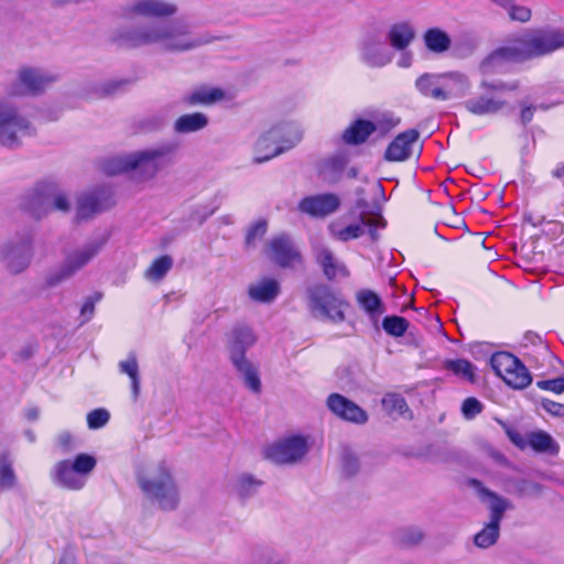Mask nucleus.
Wrapping results in <instances>:
<instances>
[{"mask_svg":"<svg viewBox=\"0 0 564 564\" xmlns=\"http://www.w3.org/2000/svg\"><path fill=\"white\" fill-rule=\"evenodd\" d=\"M347 164L348 159L345 154H335L323 161L321 173L335 180L344 171Z\"/></svg>","mask_w":564,"mask_h":564,"instance_id":"obj_42","label":"nucleus"},{"mask_svg":"<svg viewBox=\"0 0 564 564\" xmlns=\"http://www.w3.org/2000/svg\"><path fill=\"white\" fill-rule=\"evenodd\" d=\"M415 88L421 95L436 100H446L442 90V74L425 73L415 80Z\"/></svg>","mask_w":564,"mask_h":564,"instance_id":"obj_31","label":"nucleus"},{"mask_svg":"<svg viewBox=\"0 0 564 564\" xmlns=\"http://www.w3.org/2000/svg\"><path fill=\"white\" fill-rule=\"evenodd\" d=\"M326 406L335 416L344 421L359 425L368 422L367 412L343 394L330 393L326 399Z\"/></svg>","mask_w":564,"mask_h":564,"instance_id":"obj_19","label":"nucleus"},{"mask_svg":"<svg viewBox=\"0 0 564 564\" xmlns=\"http://www.w3.org/2000/svg\"><path fill=\"white\" fill-rule=\"evenodd\" d=\"M35 128L18 108L7 99H0V144L17 148L23 139L34 135Z\"/></svg>","mask_w":564,"mask_h":564,"instance_id":"obj_8","label":"nucleus"},{"mask_svg":"<svg viewBox=\"0 0 564 564\" xmlns=\"http://www.w3.org/2000/svg\"><path fill=\"white\" fill-rule=\"evenodd\" d=\"M116 40L127 47L155 45L164 52L184 53L208 45L216 36L204 32L195 33L189 24L181 21L156 22L133 29H120Z\"/></svg>","mask_w":564,"mask_h":564,"instance_id":"obj_1","label":"nucleus"},{"mask_svg":"<svg viewBox=\"0 0 564 564\" xmlns=\"http://www.w3.org/2000/svg\"><path fill=\"white\" fill-rule=\"evenodd\" d=\"M285 131L289 133V138L285 139L286 145H276V138L281 130H268L261 134L254 144L253 161L256 163L267 162L294 148L303 138L302 132L296 128L286 127Z\"/></svg>","mask_w":564,"mask_h":564,"instance_id":"obj_13","label":"nucleus"},{"mask_svg":"<svg viewBox=\"0 0 564 564\" xmlns=\"http://www.w3.org/2000/svg\"><path fill=\"white\" fill-rule=\"evenodd\" d=\"M33 258V237L31 234L18 236L2 247V260L6 268L13 274L29 268Z\"/></svg>","mask_w":564,"mask_h":564,"instance_id":"obj_14","label":"nucleus"},{"mask_svg":"<svg viewBox=\"0 0 564 564\" xmlns=\"http://www.w3.org/2000/svg\"><path fill=\"white\" fill-rule=\"evenodd\" d=\"M115 204L112 192L101 188L93 193H86L77 198L76 219L87 220L96 214L108 209Z\"/></svg>","mask_w":564,"mask_h":564,"instance_id":"obj_18","label":"nucleus"},{"mask_svg":"<svg viewBox=\"0 0 564 564\" xmlns=\"http://www.w3.org/2000/svg\"><path fill=\"white\" fill-rule=\"evenodd\" d=\"M268 251L269 257L283 268L294 267L302 262L300 251L285 235L272 238L268 242Z\"/></svg>","mask_w":564,"mask_h":564,"instance_id":"obj_22","label":"nucleus"},{"mask_svg":"<svg viewBox=\"0 0 564 564\" xmlns=\"http://www.w3.org/2000/svg\"><path fill=\"white\" fill-rule=\"evenodd\" d=\"M58 79V75L41 67L24 66L18 70L17 80L10 88V95H36Z\"/></svg>","mask_w":564,"mask_h":564,"instance_id":"obj_11","label":"nucleus"},{"mask_svg":"<svg viewBox=\"0 0 564 564\" xmlns=\"http://www.w3.org/2000/svg\"><path fill=\"white\" fill-rule=\"evenodd\" d=\"M471 87L468 77L459 72L442 73V90L446 100L465 96Z\"/></svg>","mask_w":564,"mask_h":564,"instance_id":"obj_27","label":"nucleus"},{"mask_svg":"<svg viewBox=\"0 0 564 564\" xmlns=\"http://www.w3.org/2000/svg\"><path fill=\"white\" fill-rule=\"evenodd\" d=\"M401 54L397 61V65L401 68H409L413 63V54L410 51H400Z\"/></svg>","mask_w":564,"mask_h":564,"instance_id":"obj_60","label":"nucleus"},{"mask_svg":"<svg viewBox=\"0 0 564 564\" xmlns=\"http://www.w3.org/2000/svg\"><path fill=\"white\" fill-rule=\"evenodd\" d=\"M226 98V93L219 87L200 86L192 90L185 98V102L189 106H210L216 102L223 101Z\"/></svg>","mask_w":564,"mask_h":564,"instance_id":"obj_29","label":"nucleus"},{"mask_svg":"<svg viewBox=\"0 0 564 564\" xmlns=\"http://www.w3.org/2000/svg\"><path fill=\"white\" fill-rule=\"evenodd\" d=\"M382 406L390 413L404 415L409 412L405 399L398 393H387L381 400Z\"/></svg>","mask_w":564,"mask_h":564,"instance_id":"obj_47","label":"nucleus"},{"mask_svg":"<svg viewBox=\"0 0 564 564\" xmlns=\"http://www.w3.org/2000/svg\"><path fill=\"white\" fill-rule=\"evenodd\" d=\"M554 175H555L556 177H562V176H564V165H563V166L557 167V169L554 171Z\"/></svg>","mask_w":564,"mask_h":564,"instance_id":"obj_64","label":"nucleus"},{"mask_svg":"<svg viewBox=\"0 0 564 564\" xmlns=\"http://www.w3.org/2000/svg\"><path fill=\"white\" fill-rule=\"evenodd\" d=\"M173 259L170 256H162L155 259L145 271V278L152 281L162 280L172 269Z\"/></svg>","mask_w":564,"mask_h":564,"instance_id":"obj_43","label":"nucleus"},{"mask_svg":"<svg viewBox=\"0 0 564 564\" xmlns=\"http://www.w3.org/2000/svg\"><path fill=\"white\" fill-rule=\"evenodd\" d=\"M308 452L307 440L301 435H293L281 438L264 451V457L278 465H292L303 459Z\"/></svg>","mask_w":564,"mask_h":564,"instance_id":"obj_12","label":"nucleus"},{"mask_svg":"<svg viewBox=\"0 0 564 564\" xmlns=\"http://www.w3.org/2000/svg\"><path fill=\"white\" fill-rule=\"evenodd\" d=\"M50 214L52 212H59L67 214L70 210V200L66 193L61 191L55 184L50 183Z\"/></svg>","mask_w":564,"mask_h":564,"instance_id":"obj_41","label":"nucleus"},{"mask_svg":"<svg viewBox=\"0 0 564 564\" xmlns=\"http://www.w3.org/2000/svg\"><path fill=\"white\" fill-rule=\"evenodd\" d=\"M507 491L520 498L538 497L542 494L543 486L525 478H510L507 480Z\"/></svg>","mask_w":564,"mask_h":564,"instance_id":"obj_35","label":"nucleus"},{"mask_svg":"<svg viewBox=\"0 0 564 564\" xmlns=\"http://www.w3.org/2000/svg\"><path fill=\"white\" fill-rule=\"evenodd\" d=\"M482 411V404L476 398H467L462 404V413L465 419L473 420Z\"/></svg>","mask_w":564,"mask_h":564,"instance_id":"obj_53","label":"nucleus"},{"mask_svg":"<svg viewBox=\"0 0 564 564\" xmlns=\"http://www.w3.org/2000/svg\"><path fill=\"white\" fill-rule=\"evenodd\" d=\"M129 85L127 79H107L99 86V90L102 95H113L123 90Z\"/></svg>","mask_w":564,"mask_h":564,"instance_id":"obj_52","label":"nucleus"},{"mask_svg":"<svg viewBox=\"0 0 564 564\" xmlns=\"http://www.w3.org/2000/svg\"><path fill=\"white\" fill-rule=\"evenodd\" d=\"M230 361L243 380L245 386L252 392L259 393L261 391V380L258 368L247 358Z\"/></svg>","mask_w":564,"mask_h":564,"instance_id":"obj_33","label":"nucleus"},{"mask_svg":"<svg viewBox=\"0 0 564 564\" xmlns=\"http://www.w3.org/2000/svg\"><path fill=\"white\" fill-rule=\"evenodd\" d=\"M471 485L489 509V521L474 535V544L479 549H488L497 543L505 512L513 509V505L507 498L486 488L479 480H471Z\"/></svg>","mask_w":564,"mask_h":564,"instance_id":"obj_5","label":"nucleus"},{"mask_svg":"<svg viewBox=\"0 0 564 564\" xmlns=\"http://www.w3.org/2000/svg\"><path fill=\"white\" fill-rule=\"evenodd\" d=\"M280 293V285L274 279H263L248 288L249 297L259 303H271Z\"/></svg>","mask_w":564,"mask_h":564,"instance_id":"obj_30","label":"nucleus"},{"mask_svg":"<svg viewBox=\"0 0 564 564\" xmlns=\"http://www.w3.org/2000/svg\"><path fill=\"white\" fill-rule=\"evenodd\" d=\"M268 230V223L265 220H258L247 231L246 247L254 248L257 243L264 237Z\"/></svg>","mask_w":564,"mask_h":564,"instance_id":"obj_49","label":"nucleus"},{"mask_svg":"<svg viewBox=\"0 0 564 564\" xmlns=\"http://www.w3.org/2000/svg\"><path fill=\"white\" fill-rule=\"evenodd\" d=\"M286 127L288 128L289 127L296 128L299 131H301L303 133L302 129L296 123L288 122V123L276 124L270 129V130H281V133H279V137L276 138V145H286L285 139L289 138V133L285 131Z\"/></svg>","mask_w":564,"mask_h":564,"instance_id":"obj_58","label":"nucleus"},{"mask_svg":"<svg viewBox=\"0 0 564 564\" xmlns=\"http://www.w3.org/2000/svg\"><path fill=\"white\" fill-rule=\"evenodd\" d=\"M529 445L539 453H549L551 455H556L558 453V445L553 440V437L543 432H534L529 435L528 438Z\"/></svg>","mask_w":564,"mask_h":564,"instance_id":"obj_38","label":"nucleus"},{"mask_svg":"<svg viewBox=\"0 0 564 564\" xmlns=\"http://www.w3.org/2000/svg\"><path fill=\"white\" fill-rule=\"evenodd\" d=\"M564 47V30H536L510 40L489 54L480 64L484 75L500 72L506 63L524 62Z\"/></svg>","mask_w":564,"mask_h":564,"instance_id":"obj_2","label":"nucleus"},{"mask_svg":"<svg viewBox=\"0 0 564 564\" xmlns=\"http://www.w3.org/2000/svg\"><path fill=\"white\" fill-rule=\"evenodd\" d=\"M536 386L542 390L562 393L564 392V377H558L551 380H541L536 382Z\"/></svg>","mask_w":564,"mask_h":564,"instance_id":"obj_56","label":"nucleus"},{"mask_svg":"<svg viewBox=\"0 0 564 564\" xmlns=\"http://www.w3.org/2000/svg\"><path fill=\"white\" fill-rule=\"evenodd\" d=\"M50 183H40L26 192L21 200V207L32 217L42 219L50 214Z\"/></svg>","mask_w":564,"mask_h":564,"instance_id":"obj_23","label":"nucleus"},{"mask_svg":"<svg viewBox=\"0 0 564 564\" xmlns=\"http://www.w3.org/2000/svg\"><path fill=\"white\" fill-rule=\"evenodd\" d=\"M419 139V132L414 129L398 134L386 150L388 161L400 162L410 158L412 147Z\"/></svg>","mask_w":564,"mask_h":564,"instance_id":"obj_25","label":"nucleus"},{"mask_svg":"<svg viewBox=\"0 0 564 564\" xmlns=\"http://www.w3.org/2000/svg\"><path fill=\"white\" fill-rule=\"evenodd\" d=\"M175 152L173 143L156 144L112 156L104 163V171L110 175L133 172L139 181H152L174 163Z\"/></svg>","mask_w":564,"mask_h":564,"instance_id":"obj_3","label":"nucleus"},{"mask_svg":"<svg viewBox=\"0 0 564 564\" xmlns=\"http://www.w3.org/2000/svg\"><path fill=\"white\" fill-rule=\"evenodd\" d=\"M359 306L371 317L377 318L383 314V303L380 296L371 290H360L356 293Z\"/></svg>","mask_w":564,"mask_h":564,"instance_id":"obj_34","label":"nucleus"},{"mask_svg":"<svg viewBox=\"0 0 564 564\" xmlns=\"http://www.w3.org/2000/svg\"><path fill=\"white\" fill-rule=\"evenodd\" d=\"M177 12L178 6L171 0H134L123 9V14L128 18L166 19Z\"/></svg>","mask_w":564,"mask_h":564,"instance_id":"obj_16","label":"nucleus"},{"mask_svg":"<svg viewBox=\"0 0 564 564\" xmlns=\"http://www.w3.org/2000/svg\"><path fill=\"white\" fill-rule=\"evenodd\" d=\"M359 55L369 67L381 68L390 64L393 58L382 36L378 33H369L359 42Z\"/></svg>","mask_w":564,"mask_h":564,"instance_id":"obj_15","label":"nucleus"},{"mask_svg":"<svg viewBox=\"0 0 564 564\" xmlns=\"http://www.w3.org/2000/svg\"><path fill=\"white\" fill-rule=\"evenodd\" d=\"M445 368L469 382H475L474 366L466 359L448 360Z\"/></svg>","mask_w":564,"mask_h":564,"instance_id":"obj_46","label":"nucleus"},{"mask_svg":"<svg viewBox=\"0 0 564 564\" xmlns=\"http://www.w3.org/2000/svg\"><path fill=\"white\" fill-rule=\"evenodd\" d=\"M341 470L347 476H354L359 470V460L355 454L344 451L341 454Z\"/></svg>","mask_w":564,"mask_h":564,"instance_id":"obj_51","label":"nucleus"},{"mask_svg":"<svg viewBox=\"0 0 564 564\" xmlns=\"http://www.w3.org/2000/svg\"><path fill=\"white\" fill-rule=\"evenodd\" d=\"M17 476L12 466V460L7 454L0 456V487L2 489H12L15 486Z\"/></svg>","mask_w":564,"mask_h":564,"instance_id":"obj_44","label":"nucleus"},{"mask_svg":"<svg viewBox=\"0 0 564 564\" xmlns=\"http://www.w3.org/2000/svg\"><path fill=\"white\" fill-rule=\"evenodd\" d=\"M107 239V236H99L66 252L59 268L46 275V285L56 286L83 270L104 249Z\"/></svg>","mask_w":564,"mask_h":564,"instance_id":"obj_6","label":"nucleus"},{"mask_svg":"<svg viewBox=\"0 0 564 564\" xmlns=\"http://www.w3.org/2000/svg\"><path fill=\"white\" fill-rule=\"evenodd\" d=\"M118 368L121 373L130 378L132 394L133 398L137 399L140 393V376L135 354L130 352L124 360L119 361Z\"/></svg>","mask_w":564,"mask_h":564,"instance_id":"obj_37","label":"nucleus"},{"mask_svg":"<svg viewBox=\"0 0 564 564\" xmlns=\"http://www.w3.org/2000/svg\"><path fill=\"white\" fill-rule=\"evenodd\" d=\"M376 130L375 124L367 120H357L343 134V139L349 144H359Z\"/></svg>","mask_w":564,"mask_h":564,"instance_id":"obj_36","label":"nucleus"},{"mask_svg":"<svg viewBox=\"0 0 564 564\" xmlns=\"http://www.w3.org/2000/svg\"><path fill=\"white\" fill-rule=\"evenodd\" d=\"M416 35L415 28L409 21L393 23L387 33V40L392 48L397 51L406 50L414 41Z\"/></svg>","mask_w":564,"mask_h":564,"instance_id":"obj_26","label":"nucleus"},{"mask_svg":"<svg viewBox=\"0 0 564 564\" xmlns=\"http://www.w3.org/2000/svg\"><path fill=\"white\" fill-rule=\"evenodd\" d=\"M340 207V198L334 193H323L304 197L299 203V210L314 218H324Z\"/></svg>","mask_w":564,"mask_h":564,"instance_id":"obj_20","label":"nucleus"},{"mask_svg":"<svg viewBox=\"0 0 564 564\" xmlns=\"http://www.w3.org/2000/svg\"><path fill=\"white\" fill-rule=\"evenodd\" d=\"M97 459L89 454H78L74 458L57 462L51 471L54 485L77 491L86 486L90 473L95 469Z\"/></svg>","mask_w":564,"mask_h":564,"instance_id":"obj_7","label":"nucleus"},{"mask_svg":"<svg viewBox=\"0 0 564 564\" xmlns=\"http://www.w3.org/2000/svg\"><path fill=\"white\" fill-rule=\"evenodd\" d=\"M534 111H535L534 107H531V106L524 107L521 110V115H520L521 122L523 124H528L529 122H531V120L533 119Z\"/></svg>","mask_w":564,"mask_h":564,"instance_id":"obj_61","label":"nucleus"},{"mask_svg":"<svg viewBox=\"0 0 564 564\" xmlns=\"http://www.w3.org/2000/svg\"><path fill=\"white\" fill-rule=\"evenodd\" d=\"M422 40L425 48L436 55H442L452 47L451 35L438 26L426 29L422 35Z\"/></svg>","mask_w":564,"mask_h":564,"instance_id":"obj_28","label":"nucleus"},{"mask_svg":"<svg viewBox=\"0 0 564 564\" xmlns=\"http://www.w3.org/2000/svg\"><path fill=\"white\" fill-rule=\"evenodd\" d=\"M138 485L147 499L160 509L172 511L177 508L180 490L166 462H158L140 473Z\"/></svg>","mask_w":564,"mask_h":564,"instance_id":"obj_4","label":"nucleus"},{"mask_svg":"<svg viewBox=\"0 0 564 564\" xmlns=\"http://www.w3.org/2000/svg\"><path fill=\"white\" fill-rule=\"evenodd\" d=\"M409 326L408 321L400 316H387L383 318L382 327L391 336L400 337L404 335Z\"/></svg>","mask_w":564,"mask_h":564,"instance_id":"obj_48","label":"nucleus"},{"mask_svg":"<svg viewBox=\"0 0 564 564\" xmlns=\"http://www.w3.org/2000/svg\"><path fill=\"white\" fill-rule=\"evenodd\" d=\"M209 123L207 115L203 112H193L180 116L173 129L176 133L187 134L205 129Z\"/></svg>","mask_w":564,"mask_h":564,"instance_id":"obj_32","label":"nucleus"},{"mask_svg":"<svg viewBox=\"0 0 564 564\" xmlns=\"http://www.w3.org/2000/svg\"><path fill=\"white\" fill-rule=\"evenodd\" d=\"M343 220L344 218H339L328 225L329 234L334 239L346 242L361 237L367 229L372 240L377 239L375 227L380 220L371 218L365 213L360 214L358 223L344 225Z\"/></svg>","mask_w":564,"mask_h":564,"instance_id":"obj_17","label":"nucleus"},{"mask_svg":"<svg viewBox=\"0 0 564 564\" xmlns=\"http://www.w3.org/2000/svg\"><path fill=\"white\" fill-rule=\"evenodd\" d=\"M509 17L513 21L527 22L531 18V10L523 6L509 4L508 8Z\"/></svg>","mask_w":564,"mask_h":564,"instance_id":"obj_55","label":"nucleus"},{"mask_svg":"<svg viewBox=\"0 0 564 564\" xmlns=\"http://www.w3.org/2000/svg\"><path fill=\"white\" fill-rule=\"evenodd\" d=\"M101 295L99 293L95 294L94 296H89L85 300L82 310H80V317H82V324H85L89 322L94 314H95V304L100 301Z\"/></svg>","mask_w":564,"mask_h":564,"instance_id":"obj_54","label":"nucleus"},{"mask_svg":"<svg viewBox=\"0 0 564 564\" xmlns=\"http://www.w3.org/2000/svg\"><path fill=\"white\" fill-rule=\"evenodd\" d=\"M110 419V414L105 409H96L88 413L87 424L91 430H97L105 426Z\"/></svg>","mask_w":564,"mask_h":564,"instance_id":"obj_50","label":"nucleus"},{"mask_svg":"<svg viewBox=\"0 0 564 564\" xmlns=\"http://www.w3.org/2000/svg\"><path fill=\"white\" fill-rule=\"evenodd\" d=\"M308 310L314 317L333 323L345 321L348 302L326 285H315L308 290Z\"/></svg>","mask_w":564,"mask_h":564,"instance_id":"obj_9","label":"nucleus"},{"mask_svg":"<svg viewBox=\"0 0 564 564\" xmlns=\"http://www.w3.org/2000/svg\"><path fill=\"white\" fill-rule=\"evenodd\" d=\"M518 358L505 351L496 352L490 358V365L495 372L503 380L511 371L512 367H517Z\"/></svg>","mask_w":564,"mask_h":564,"instance_id":"obj_40","label":"nucleus"},{"mask_svg":"<svg viewBox=\"0 0 564 564\" xmlns=\"http://www.w3.org/2000/svg\"><path fill=\"white\" fill-rule=\"evenodd\" d=\"M57 443H58V446L64 451V452H69L72 451L74 447H75V442H74V438L73 436L67 433V432H64L62 434H59L58 438H57Z\"/></svg>","mask_w":564,"mask_h":564,"instance_id":"obj_59","label":"nucleus"},{"mask_svg":"<svg viewBox=\"0 0 564 564\" xmlns=\"http://www.w3.org/2000/svg\"><path fill=\"white\" fill-rule=\"evenodd\" d=\"M261 484L253 476L243 474L237 479L235 490L241 498H248L257 492Z\"/></svg>","mask_w":564,"mask_h":564,"instance_id":"obj_45","label":"nucleus"},{"mask_svg":"<svg viewBox=\"0 0 564 564\" xmlns=\"http://www.w3.org/2000/svg\"><path fill=\"white\" fill-rule=\"evenodd\" d=\"M503 381L514 389H524L531 383L532 377L525 366L518 359L517 367L511 368Z\"/></svg>","mask_w":564,"mask_h":564,"instance_id":"obj_39","label":"nucleus"},{"mask_svg":"<svg viewBox=\"0 0 564 564\" xmlns=\"http://www.w3.org/2000/svg\"><path fill=\"white\" fill-rule=\"evenodd\" d=\"M39 410L36 408L28 409L25 412V416L30 421H35L39 417Z\"/></svg>","mask_w":564,"mask_h":564,"instance_id":"obj_62","label":"nucleus"},{"mask_svg":"<svg viewBox=\"0 0 564 564\" xmlns=\"http://www.w3.org/2000/svg\"><path fill=\"white\" fill-rule=\"evenodd\" d=\"M542 408L552 415L564 416V404L552 401L550 399H543Z\"/></svg>","mask_w":564,"mask_h":564,"instance_id":"obj_57","label":"nucleus"},{"mask_svg":"<svg viewBox=\"0 0 564 564\" xmlns=\"http://www.w3.org/2000/svg\"><path fill=\"white\" fill-rule=\"evenodd\" d=\"M423 539V534L420 531H415L413 536L410 539L411 543H417Z\"/></svg>","mask_w":564,"mask_h":564,"instance_id":"obj_63","label":"nucleus"},{"mask_svg":"<svg viewBox=\"0 0 564 564\" xmlns=\"http://www.w3.org/2000/svg\"><path fill=\"white\" fill-rule=\"evenodd\" d=\"M480 88L485 91L478 96H474L464 101V108L479 117L495 116L499 113L507 105V101L500 98L497 93L509 89L508 85L502 82L489 83L482 80Z\"/></svg>","mask_w":564,"mask_h":564,"instance_id":"obj_10","label":"nucleus"},{"mask_svg":"<svg viewBox=\"0 0 564 564\" xmlns=\"http://www.w3.org/2000/svg\"><path fill=\"white\" fill-rule=\"evenodd\" d=\"M314 257L328 280H333L337 276L349 275L346 265L336 258L328 247L324 245L315 246Z\"/></svg>","mask_w":564,"mask_h":564,"instance_id":"obj_24","label":"nucleus"},{"mask_svg":"<svg viewBox=\"0 0 564 564\" xmlns=\"http://www.w3.org/2000/svg\"><path fill=\"white\" fill-rule=\"evenodd\" d=\"M254 330L247 324H237L227 335V350L230 360L247 358L246 352L257 343Z\"/></svg>","mask_w":564,"mask_h":564,"instance_id":"obj_21","label":"nucleus"}]
</instances>
